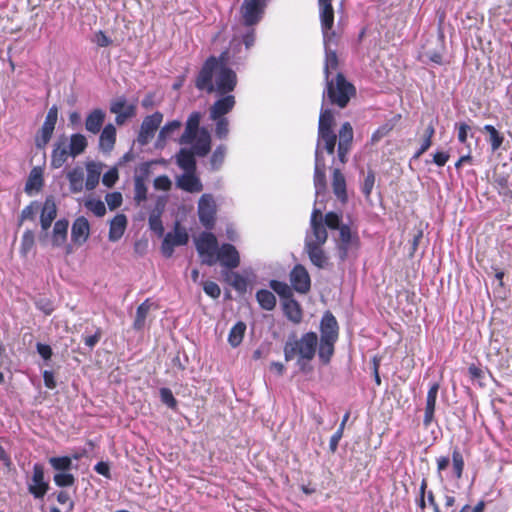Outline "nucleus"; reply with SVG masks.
Here are the masks:
<instances>
[{
	"label": "nucleus",
	"mask_w": 512,
	"mask_h": 512,
	"mask_svg": "<svg viewBox=\"0 0 512 512\" xmlns=\"http://www.w3.org/2000/svg\"><path fill=\"white\" fill-rule=\"evenodd\" d=\"M69 157H72V153L70 152L68 137L61 134L53 143L50 165L54 169H59L67 162Z\"/></svg>",
	"instance_id": "nucleus-9"
},
{
	"label": "nucleus",
	"mask_w": 512,
	"mask_h": 512,
	"mask_svg": "<svg viewBox=\"0 0 512 512\" xmlns=\"http://www.w3.org/2000/svg\"><path fill=\"white\" fill-rule=\"evenodd\" d=\"M216 203L211 194H203L198 201V217L200 223L208 230L216 222Z\"/></svg>",
	"instance_id": "nucleus-8"
},
{
	"label": "nucleus",
	"mask_w": 512,
	"mask_h": 512,
	"mask_svg": "<svg viewBox=\"0 0 512 512\" xmlns=\"http://www.w3.org/2000/svg\"><path fill=\"white\" fill-rule=\"evenodd\" d=\"M68 144L72 158H75L85 152L88 147V141L85 135L74 133L68 138Z\"/></svg>",
	"instance_id": "nucleus-36"
},
{
	"label": "nucleus",
	"mask_w": 512,
	"mask_h": 512,
	"mask_svg": "<svg viewBox=\"0 0 512 512\" xmlns=\"http://www.w3.org/2000/svg\"><path fill=\"white\" fill-rule=\"evenodd\" d=\"M375 180H376L375 172L372 169H369L367 171V174H366L364 181L362 183V186H361V191L367 200L370 199V197H371V194H372V191L374 188V184H375Z\"/></svg>",
	"instance_id": "nucleus-52"
},
{
	"label": "nucleus",
	"mask_w": 512,
	"mask_h": 512,
	"mask_svg": "<svg viewBox=\"0 0 512 512\" xmlns=\"http://www.w3.org/2000/svg\"><path fill=\"white\" fill-rule=\"evenodd\" d=\"M226 154V146L219 145L213 152L210 163L214 170H218L224 162Z\"/></svg>",
	"instance_id": "nucleus-56"
},
{
	"label": "nucleus",
	"mask_w": 512,
	"mask_h": 512,
	"mask_svg": "<svg viewBox=\"0 0 512 512\" xmlns=\"http://www.w3.org/2000/svg\"><path fill=\"white\" fill-rule=\"evenodd\" d=\"M285 316L294 324H299L303 318L300 304L293 297L283 302Z\"/></svg>",
	"instance_id": "nucleus-32"
},
{
	"label": "nucleus",
	"mask_w": 512,
	"mask_h": 512,
	"mask_svg": "<svg viewBox=\"0 0 512 512\" xmlns=\"http://www.w3.org/2000/svg\"><path fill=\"white\" fill-rule=\"evenodd\" d=\"M326 86L329 101L339 108H345L356 93L353 84L348 82L342 73H338L335 80L326 81Z\"/></svg>",
	"instance_id": "nucleus-3"
},
{
	"label": "nucleus",
	"mask_w": 512,
	"mask_h": 512,
	"mask_svg": "<svg viewBox=\"0 0 512 512\" xmlns=\"http://www.w3.org/2000/svg\"><path fill=\"white\" fill-rule=\"evenodd\" d=\"M349 417H350V412L347 411L344 414V416L342 418V421H341L337 431L330 438L329 449H330V451L332 453H335L337 451V448H338V445H339V441L343 437L345 425H346L347 421L349 420Z\"/></svg>",
	"instance_id": "nucleus-45"
},
{
	"label": "nucleus",
	"mask_w": 512,
	"mask_h": 512,
	"mask_svg": "<svg viewBox=\"0 0 512 512\" xmlns=\"http://www.w3.org/2000/svg\"><path fill=\"white\" fill-rule=\"evenodd\" d=\"M353 136L354 133L352 125L349 122L343 123L339 130V141L337 147V156L342 164L347 162V155L351 150Z\"/></svg>",
	"instance_id": "nucleus-13"
},
{
	"label": "nucleus",
	"mask_w": 512,
	"mask_h": 512,
	"mask_svg": "<svg viewBox=\"0 0 512 512\" xmlns=\"http://www.w3.org/2000/svg\"><path fill=\"white\" fill-rule=\"evenodd\" d=\"M318 345V336L310 331L303 334L299 339L293 334L284 345V357L286 361H291L297 357V364L303 373L312 371L309 362L315 357Z\"/></svg>",
	"instance_id": "nucleus-2"
},
{
	"label": "nucleus",
	"mask_w": 512,
	"mask_h": 512,
	"mask_svg": "<svg viewBox=\"0 0 512 512\" xmlns=\"http://www.w3.org/2000/svg\"><path fill=\"white\" fill-rule=\"evenodd\" d=\"M493 186L495 187L499 195L512 199V190L509 189L507 177H495L493 181Z\"/></svg>",
	"instance_id": "nucleus-53"
},
{
	"label": "nucleus",
	"mask_w": 512,
	"mask_h": 512,
	"mask_svg": "<svg viewBox=\"0 0 512 512\" xmlns=\"http://www.w3.org/2000/svg\"><path fill=\"white\" fill-rule=\"evenodd\" d=\"M54 483L58 487H70L75 483V477L68 472L57 473L53 477Z\"/></svg>",
	"instance_id": "nucleus-57"
},
{
	"label": "nucleus",
	"mask_w": 512,
	"mask_h": 512,
	"mask_svg": "<svg viewBox=\"0 0 512 512\" xmlns=\"http://www.w3.org/2000/svg\"><path fill=\"white\" fill-rule=\"evenodd\" d=\"M69 189L72 193H80L84 188V173L81 167H75L67 173Z\"/></svg>",
	"instance_id": "nucleus-37"
},
{
	"label": "nucleus",
	"mask_w": 512,
	"mask_h": 512,
	"mask_svg": "<svg viewBox=\"0 0 512 512\" xmlns=\"http://www.w3.org/2000/svg\"><path fill=\"white\" fill-rule=\"evenodd\" d=\"M152 308H157L154 303L147 298L144 300L136 309L135 319L133 321V329L136 331H141L144 329L146 324L147 316Z\"/></svg>",
	"instance_id": "nucleus-29"
},
{
	"label": "nucleus",
	"mask_w": 512,
	"mask_h": 512,
	"mask_svg": "<svg viewBox=\"0 0 512 512\" xmlns=\"http://www.w3.org/2000/svg\"><path fill=\"white\" fill-rule=\"evenodd\" d=\"M126 225H127L126 216L124 214L116 215L110 222L109 235H108L109 240L113 241V242L119 240L125 232Z\"/></svg>",
	"instance_id": "nucleus-33"
},
{
	"label": "nucleus",
	"mask_w": 512,
	"mask_h": 512,
	"mask_svg": "<svg viewBox=\"0 0 512 512\" xmlns=\"http://www.w3.org/2000/svg\"><path fill=\"white\" fill-rule=\"evenodd\" d=\"M116 143V128L109 123L101 130L99 137V147L104 152H110Z\"/></svg>",
	"instance_id": "nucleus-31"
},
{
	"label": "nucleus",
	"mask_w": 512,
	"mask_h": 512,
	"mask_svg": "<svg viewBox=\"0 0 512 512\" xmlns=\"http://www.w3.org/2000/svg\"><path fill=\"white\" fill-rule=\"evenodd\" d=\"M53 469L62 472H68L72 468V459L68 456L51 457L48 460Z\"/></svg>",
	"instance_id": "nucleus-51"
},
{
	"label": "nucleus",
	"mask_w": 512,
	"mask_h": 512,
	"mask_svg": "<svg viewBox=\"0 0 512 512\" xmlns=\"http://www.w3.org/2000/svg\"><path fill=\"white\" fill-rule=\"evenodd\" d=\"M451 466V477L455 480H461L465 470V460L462 451L455 446L451 451V458L447 455H441L436 458L437 474L442 478V473Z\"/></svg>",
	"instance_id": "nucleus-4"
},
{
	"label": "nucleus",
	"mask_w": 512,
	"mask_h": 512,
	"mask_svg": "<svg viewBox=\"0 0 512 512\" xmlns=\"http://www.w3.org/2000/svg\"><path fill=\"white\" fill-rule=\"evenodd\" d=\"M216 123L215 126V135L219 139H225L229 133V121L226 117L218 118L214 120Z\"/></svg>",
	"instance_id": "nucleus-61"
},
{
	"label": "nucleus",
	"mask_w": 512,
	"mask_h": 512,
	"mask_svg": "<svg viewBox=\"0 0 512 512\" xmlns=\"http://www.w3.org/2000/svg\"><path fill=\"white\" fill-rule=\"evenodd\" d=\"M43 186L42 172L38 168H33L25 184V191L30 193L32 190L39 191Z\"/></svg>",
	"instance_id": "nucleus-44"
},
{
	"label": "nucleus",
	"mask_w": 512,
	"mask_h": 512,
	"mask_svg": "<svg viewBox=\"0 0 512 512\" xmlns=\"http://www.w3.org/2000/svg\"><path fill=\"white\" fill-rule=\"evenodd\" d=\"M320 339L338 340L339 326L335 316L327 311L322 317L320 324Z\"/></svg>",
	"instance_id": "nucleus-21"
},
{
	"label": "nucleus",
	"mask_w": 512,
	"mask_h": 512,
	"mask_svg": "<svg viewBox=\"0 0 512 512\" xmlns=\"http://www.w3.org/2000/svg\"><path fill=\"white\" fill-rule=\"evenodd\" d=\"M163 120V114L159 111L153 113L152 115H148L142 121L140 126V131L138 134V142L141 145H146L153 138L155 132L159 128L160 124Z\"/></svg>",
	"instance_id": "nucleus-10"
},
{
	"label": "nucleus",
	"mask_w": 512,
	"mask_h": 512,
	"mask_svg": "<svg viewBox=\"0 0 512 512\" xmlns=\"http://www.w3.org/2000/svg\"><path fill=\"white\" fill-rule=\"evenodd\" d=\"M310 225L313 239H306L305 243L325 244L328 233L323 223V215L319 209H314L311 214Z\"/></svg>",
	"instance_id": "nucleus-14"
},
{
	"label": "nucleus",
	"mask_w": 512,
	"mask_h": 512,
	"mask_svg": "<svg viewBox=\"0 0 512 512\" xmlns=\"http://www.w3.org/2000/svg\"><path fill=\"white\" fill-rule=\"evenodd\" d=\"M331 44H325V63L324 75L325 80L329 81L330 74L338 68V56L335 50L330 49Z\"/></svg>",
	"instance_id": "nucleus-40"
},
{
	"label": "nucleus",
	"mask_w": 512,
	"mask_h": 512,
	"mask_svg": "<svg viewBox=\"0 0 512 512\" xmlns=\"http://www.w3.org/2000/svg\"><path fill=\"white\" fill-rule=\"evenodd\" d=\"M427 488H428V480H427V478L424 477L421 480L418 497L416 498V504L421 509L422 512H424L425 509L427 508V502H426Z\"/></svg>",
	"instance_id": "nucleus-59"
},
{
	"label": "nucleus",
	"mask_w": 512,
	"mask_h": 512,
	"mask_svg": "<svg viewBox=\"0 0 512 512\" xmlns=\"http://www.w3.org/2000/svg\"><path fill=\"white\" fill-rule=\"evenodd\" d=\"M69 221L65 218L54 223L51 242L54 247H61L66 244L68 236Z\"/></svg>",
	"instance_id": "nucleus-28"
},
{
	"label": "nucleus",
	"mask_w": 512,
	"mask_h": 512,
	"mask_svg": "<svg viewBox=\"0 0 512 512\" xmlns=\"http://www.w3.org/2000/svg\"><path fill=\"white\" fill-rule=\"evenodd\" d=\"M393 130V124L385 123L378 127L371 136V143L375 144L379 142L382 138L387 136Z\"/></svg>",
	"instance_id": "nucleus-64"
},
{
	"label": "nucleus",
	"mask_w": 512,
	"mask_h": 512,
	"mask_svg": "<svg viewBox=\"0 0 512 512\" xmlns=\"http://www.w3.org/2000/svg\"><path fill=\"white\" fill-rule=\"evenodd\" d=\"M49 483L44 480V467L40 463L33 465L31 483L28 484V491L36 499L43 498L49 490Z\"/></svg>",
	"instance_id": "nucleus-11"
},
{
	"label": "nucleus",
	"mask_w": 512,
	"mask_h": 512,
	"mask_svg": "<svg viewBox=\"0 0 512 512\" xmlns=\"http://www.w3.org/2000/svg\"><path fill=\"white\" fill-rule=\"evenodd\" d=\"M269 285L283 299V302L293 297L291 288L285 282L271 280Z\"/></svg>",
	"instance_id": "nucleus-48"
},
{
	"label": "nucleus",
	"mask_w": 512,
	"mask_h": 512,
	"mask_svg": "<svg viewBox=\"0 0 512 512\" xmlns=\"http://www.w3.org/2000/svg\"><path fill=\"white\" fill-rule=\"evenodd\" d=\"M85 206L93 212L97 217H102L106 213V207L101 200L91 199L86 201Z\"/></svg>",
	"instance_id": "nucleus-62"
},
{
	"label": "nucleus",
	"mask_w": 512,
	"mask_h": 512,
	"mask_svg": "<svg viewBox=\"0 0 512 512\" xmlns=\"http://www.w3.org/2000/svg\"><path fill=\"white\" fill-rule=\"evenodd\" d=\"M201 120L200 112H192L186 122V127L183 135L181 136V143L190 144L194 141L199 131Z\"/></svg>",
	"instance_id": "nucleus-26"
},
{
	"label": "nucleus",
	"mask_w": 512,
	"mask_h": 512,
	"mask_svg": "<svg viewBox=\"0 0 512 512\" xmlns=\"http://www.w3.org/2000/svg\"><path fill=\"white\" fill-rule=\"evenodd\" d=\"M290 282L293 288L301 294H306L311 288V279L308 271L301 264L295 265L292 269L290 273Z\"/></svg>",
	"instance_id": "nucleus-17"
},
{
	"label": "nucleus",
	"mask_w": 512,
	"mask_h": 512,
	"mask_svg": "<svg viewBox=\"0 0 512 512\" xmlns=\"http://www.w3.org/2000/svg\"><path fill=\"white\" fill-rule=\"evenodd\" d=\"M236 99L233 95H223L217 99L209 109V117L211 120L225 117L235 107Z\"/></svg>",
	"instance_id": "nucleus-20"
},
{
	"label": "nucleus",
	"mask_w": 512,
	"mask_h": 512,
	"mask_svg": "<svg viewBox=\"0 0 512 512\" xmlns=\"http://www.w3.org/2000/svg\"><path fill=\"white\" fill-rule=\"evenodd\" d=\"M269 0H244L240 7L242 23L246 27L257 25L265 13Z\"/></svg>",
	"instance_id": "nucleus-7"
},
{
	"label": "nucleus",
	"mask_w": 512,
	"mask_h": 512,
	"mask_svg": "<svg viewBox=\"0 0 512 512\" xmlns=\"http://www.w3.org/2000/svg\"><path fill=\"white\" fill-rule=\"evenodd\" d=\"M313 182L317 196L326 191V164L323 154L318 149H316L315 151V168Z\"/></svg>",
	"instance_id": "nucleus-18"
},
{
	"label": "nucleus",
	"mask_w": 512,
	"mask_h": 512,
	"mask_svg": "<svg viewBox=\"0 0 512 512\" xmlns=\"http://www.w3.org/2000/svg\"><path fill=\"white\" fill-rule=\"evenodd\" d=\"M336 340L320 339L318 358L323 365H328L335 352Z\"/></svg>",
	"instance_id": "nucleus-39"
},
{
	"label": "nucleus",
	"mask_w": 512,
	"mask_h": 512,
	"mask_svg": "<svg viewBox=\"0 0 512 512\" xmlns=\"http://www.w3.org/2000/svg\"><path fill=\"white\" fill-rule=\"evenodd\" d=\"M181 127V122L178 120H173L166 123L159 132V140L165 141L169 138L176 130Z\"/></svg>",
	"instance_id": "nucleus-58"
},
{
	"label": "nucleus",
	"mask_w": 512,
	"mask_h": 512,
	"mask_svg": "<svg viewBox=\"0 0 512 512\" xmlns=\"http://www.w3.org/2000/svg\"><path fill=\"white\" fill-rule=\"evenodd\" d=\"M256 299H257L259 305L261 306V308L264 310L270 311V310H273L276 306V297L269 290L261 289V290L257 291Z\"/></svg>",
	"instance_id": "nucleus-43"
},
{
	"label": "nucleus",
	"mask_w": 512,
	"mask_h": 512,
	"mask_svg": "<svg viewBox=\"0 0 512 512\" xmlns=\"http://www.w3.org/2000/svg\"><path fill=\"white\" fill-rule=\"evenodd\" d=\"M339 240L340 243L338 249L341 260H345L347 258L348 251L351 248H358L360 244L357 232H352L351 228L346 224H342L339 229Z\"/></svg>",
	"instance_id": "nucleus-12"
},
{
	"label": "nucleus",
	"mask_w": 512,
	"mask_h": 512,
	"mask_svg": "<svg viewBox=\"0 0 512 512\" xmlns=\"http://www.w3.org/2000/svg\"><path fill=\"white\" fill-rule=\"evenodd\" d=\"M483 131L489 135V142L493 151L498 150L503 144V135L493 126L487 124L483 127Z\"/></svg>",
	"instance_id": "nucleus-46"
},
{
	"label": "nucleus",
	"mask_w": 512,
	"mask_h": 512,
	"mask_svg": "<svg viewBox=\"0 0 512 512\" xmlns=\"http://www.w3.org/2000/svg\"><path fill=\"white\" fill-rule=\"evenodd\" d=\"M335 124L334 115L331 110H322L319 116L318 131L333 130Z\"/></svg>",
	"instance_id": "nucleus-49"
},
{
	"label": "nucleus",
	"mask_w": 512,
	"mask_h": 512,
	"mask_svg": "<svg viewBox=\"0 0 512 512\" xmlns=\"http://www.w3.org/2000/svg\"><path fill=\"white\" fill-rule=\"evenodd\" d=\"M86 171L87 177L85 181V188L87 190H93L97 187L99 183L102 166L101 164L96 162H88L86 164Z\"/></svg>",
	"instance_id": "nucleus-35"
},
{
	"label": "nucleus",
	"mask_w": 512,
	"mask_h": 512,
	"mask_svg": "<svg viewBox=\"0 0 512 512\" xmlns=\"http://www.w3.org/2000/svg\"><path fill=\"white\" fill-rule=\"evenodd\" d=\"M39 210V204L37 202H31L22 211L19 219V226L23 224L25 220L34 221L36 214Z\"/></svg>",
	"instance_id": "nucleus-55"
},
{
	"label": "nucleus",
	"mask_w": 512,
	"mask_h": 512,
	"mask_svg": "<svg viewBox=\"0 0 512 512\" xmlns=\"http://www.w3.org/2000/svg\"><path fill=\"white\" fill-rule=\"evenodd\" d=\"M196 249L203 264L213 266L217 263L218 241L211 232H203L196 240Z\"/></svg>",
	"instance_id": "nucleus-6"
},
{
	"label": "nucleus",
	"mask_w": 512,
	"mask_h": 512,
	"mask_svg": "<svg viewBox=\"0 0 512 512\" xmlns=\"http://www.w3.org/2000/svg\"><path fill=\"white\" fill-rule=\"evenodd\" d=\"M35 245V236L32 230H26L21 239L20 254L26 257Z\"/></svg>",
	"instance_id": "nucleus-50"
},
{
	"label": "nucleus",
	"mask_w": 512,
	"mask_h": 512,
	"mask_svg": "<svg viewBox=\"0 0 512 512\" xmlns=\"http://www.w3.org/2000/svg\"><path fill=\"white\" fill-rule=\"evenodd\" d=\"M319 19L324 44H337L338 36L334 27V8L332 0H318Z\"/></svg>",
	"instance_id": "nucleus-5"
},
{
	"label": "nucleus",
	"mask_w": 512,
	"mask_h": 512,
	"mask_svg": "<svg viewBox=\"0 0 512 512\" xmlns=\"http://www.w3.org/2000/svg\"><path fill=\"white\" fill-rule=\"evenodd\" d=\"M217 262L228 269H235L240 265V255L236 247L230 243H223L216 255Z\"/></svg>",
	"instance_id": "nucleus-15"
},
{
	"label": "nucleus",
	"mask_w": 512,
	"mask_h": 512,
	"mask_svg": "<svg viewBox=\"0 0 512 512\" xmlns=\"http://www.w3.org/2000/svg\"><path fill=\"white\" fill-rule=\"evenodd\" d=\"M90 236V223L84 216L77 217L71 227V242L80 247L84 245Z\"/></svg>",
	"instance_id": "nucleus-16"
},
{
	"label": "nucleus",
	"mask_w": 512,
	"mask_h": 512,
	"mask_svg": "<svg viewBox=\"0 0 512 512\" xmlns=\"http://www.w3.org/2000/svg\"><path fill=\"white\" fill-rule=\"evenodd\" d=\"M106 113L101 108L91 110L85 118V129L92 134H98L105 122Z\"/></svg>",
	"instance_id": "nucleus-24"
},
{
	"label": "nucleus",
	"mask_w": 512,
	"mask_h": 512,
	"mask_svg": "<svg viewBox=\"0 0 512 512\" xmlns=\"http://www.w3.org/2000/svg\"><path fill=\"white\" fill-rule=\"evenodd\" d=\"M439 388L440 384L438 382L432 383L426 395V404L423 417V426L426 429L432 424V422L435 419L436 401Z\"/></svg>",
	"instance_id": "nucleus-19"
},
{
	"label": "nucleus",
	"mask_w": 512,
	"mask_h": 512,
	"mask_svg": "<svg viewBox=\"0 0 512 512\" xmlns=\"http://www.w3.org/2000/svg\"><path fill=\"white\" fill-rule=\"evenodd\" d=\"M196 154L189 149H180L177 155V164L179 167L185 170V172H195L196 170Z\"/></svg>",
	"instance_id": "nucleus-38"
},
{
	"label": "nucleus",
	"mask_w": 512,
	"mask_h": 512,
	"mask_svg": "<svg viewBox=\"0 0 512 512\" xmlns=\"http://www.w3.org/2000/svg\"><path fill=\"white\" fill-rule=\"evenodd\" d=\"M228 51H223L219 58L209 56L203 63L195 78V87L200 91L211 94L217 92L221 95H230L237 85V75L225 61Z\"/></svg>",
	"instance_id": "nucleus-1"
},
{
	"label": "nucleus",
	"mask_w": 512,
	"mask_h": 512,
	"mask_svg": "<svg viewBox=\"0 0 512 512\" xmlns=\"http://www.w3.org/2000/svg\"><path fill=\"white\" fill-rule=\"evenodd\" d=\"M57 217V207L52 196L47 197L44 201L41 215L40 224L42 230L46 231L51 227L52 222Z\"/></svg>",
	"instance_id": "nucleus-25"
},
{
	"label": "nucleus",
	"mask_w": 512,
	"mask_h": 512,
	"mask_svg": "<svg viewBox=\"0 0 512 512\" xmlns=\"http://www.w3.org/2000/svg\"><path fill=\"white\" fill-rule=\"evenodd\" d=\"M189 236L184 228H181L179 224L176 225L174 233H172V242L175 246H182L188 243Z\"/></svg>",
	"instance_id": "nucleus-60"
},
{
	"label": "nucleus",
	"mask_w": 512,
	"mask_h": 512,
	"mask_svg": "<svg viewBox=\"0 0 512 512\" xmlns=\"http://www.w3.org/2000/svg\"><path fill=\"white\" fill-rule=\"evenodd\" d=\"M331 185L336 198L342 204H346L348 201L346 179L339 168L333 169Z\"/></svg>",
	"instance_id": "nucleus-23"
},
{
	"label": "nucleus",
	"mask_w": 512,
	"mask_h": 512,
	"mask_svg": "<svg viewBox=\"0 0 512 512\" xmlns=\"http://www.w3.org/2000/svg\"><path fill=\"white\" fill-rule=\"evenodd\" d=\"M323 244L305 243V251L310 261L319 269H324L329 264V258L322 248Z\"/></svg>",
	"instance_id": "nucleus-22"
},
{
	"label": "nucleus",
	"mask_w": 512,
	"mask_h": 512,
	"mask_svg": "<svg viewBox=\"0 0 512 512\" xmlns=\"http://www.w3.org/2000/svg\"><path fill=\"white\" fill-rule=\"evenodd\" d=\"M125 107V98L121 97L112 101L110 105V112L115 114V122L117 125H123L128 119L131 118V113H120L121 109Z\"/></svg>",
	"instance_id": "nucleus-41"
},
{
	"label": "nucleus",
	"mask_w": 512,
	"mask_h": 512,
	"mask_svg": "<svg viewBox=\"0 0 512 512\" xmlns=\"http://www.w3.org/2000/svg\"><path fill=\"white\" fill-rule=\"evenodd\" d=\"M246 331V324L242 321L237 322L231 329L228 335V342L232 347H237L241 344Z\"/></svg>",
	"instance_id": "nucleus-42"
},
{
	"label": "nucleus",
	"mask_w": 512,
	"mask_h": 512,
	"mask_svg": "<svg viewBox=\"0 0 512 512\" xmlns=\"http://www.w3.org/2000/svg\"><path fill=\"white\" fill-rule=\"evenodd\" d=\"M336 143L337 135L335 134L334 130L318 131V142L316 149H318L321 153L322 151L320 146L323 144V148L328 154H334Z\"/></svg>",
	"instance_id": "nucleus-34"
},
{
	"label": "nucleus",
	"mask_w": 512,
	"mask_h": 512,
	"mask_svg": "<svg viewBox=\"0 0 512 512\" xmlns=\"http://www.w3.org/2000/svg\"><path fill=\"white\" fill-rule=\"evenodd\" d=\"M323 221H324V225H326L331 230H336V229L339 230L340 227L342 226L340 224V222H341L340 215L333 211L326 213L325 216L323 217Z\"/></svg>",
	"instance_id": "nucleus-63"
},
{
	"label": "nucleus",
	"mask_w": 512,
	"mask_h": 512,
	"mask_svg": "<svg viewBox=\"0 0 512 512\" xmlns=\"http://www.w3.org/2000/svg\"><path fill=\"white\" fill-rule=\"evenodd\" d=\"M177 186L189 193H199L203 190L200 179L195 172H185L177 179Z\"/></svg>",
	"instance_id": "nucleus-27"
},
{
	"label": "nucleus",
	"mask_w": 512,
	"mask_h": 512,
	"mask_svg": "<svg viewBox=\"0 0 512 512\" xmlns=\"http://www.w3.org/2000/svg\"><path fill=\"white\" fill-rule=\"evenodd\" d=\"M54 131L44 123L35 136V145L38 149H44L50 142Z\"/></svg>",
	"instance_id": "nucleus-47"
},
{
	"label": "nucleus",
	"mask_w": 512,
	"mask_h": 512,
	"mask_svg": "<svg viewBox=\"0 0 512 512\" xmlns=\"http://www.w3.org/2000/svg\"><path fill=\"white\" fill-rule=\"evenodd\" d=\"M195 143L192 145V151L200 157L206 156L211 150V137L209 132L202 128L199 135L194 139Z\"/></svg>",
	"instance_id": "nucleus-30"
},
{
	"label": "nucleus",
	"mask_w": 512,
	"mask_h": 512,
	"mask_svg": "<svg viewBox=\"0 0 512 512\" xmlns=\"http://www.w3.org/2000/svg\"><path fill=\"white\" fill-rule=\"evenodd\" d=\"M147 186L142 179H134V201L139 205L147 200Z\"/></svg>",
	"instance_id": "nucleus-54"
}]
</instances>
